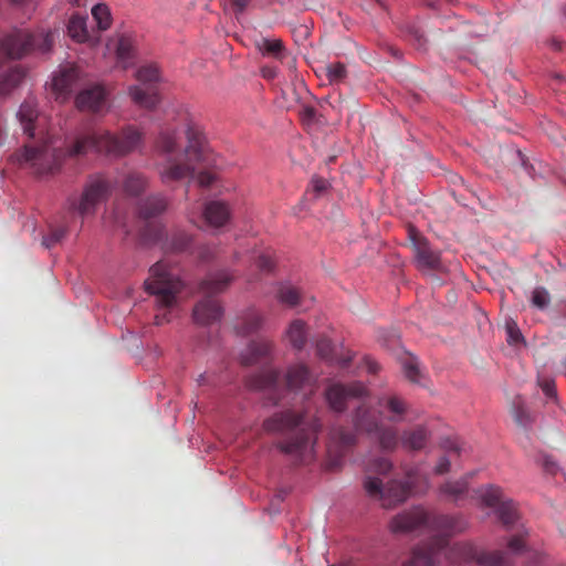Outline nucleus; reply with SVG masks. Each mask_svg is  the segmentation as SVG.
Segmentation results:
<instances>
[{
    "label": "nucleus",
    "instance_id": "obj_25",
    "mask_svg": "<svg viewBox=\"0 0 566 566\" xmlns=\"http://www.w3.org/2000/svg\"><path fill=\"white\" fill-rule=\"evenodd\" d=\"M327 72L332 80H338L343 77L345 69L342 64H333L327 67Z\"/></svg>",
    "mask_w": 566,
    "mask_h": 566
},
{
    "label": "nucleus",
    "instance_id": "obj_4",
    "mask_svg": "<svg viewBox=\"0 0 566 566\" xmlns=\"http://www.w3.org/2000/svg\"><path fill=\"white\" fill-rule=\"evenodd\" d=\"M365 489L370 495L382 499L387 505L403 501L408 494L405 488L396 483L382 489V483L377 478H368Z\"/></svg>",
    "mask_w": 566,
    "mask_h": 566
},
{
    "label": "nucleus",
    "instance_id": "obj_26",
    "mask_svg": "<svg viewBox=\"0 0 566 566\" xmlns=\"http://www.w3.org/2000/svg\"><path fill=\"white\" fill-rule=\"evenodd\" d=\"M281 300L287 304H296L297 302V293L295 290L293 289H286L285 291H283L280 295Z\"/></svg>",
    "mask_w": 566,
    "mask_h": 566
},
{
    "label": "nucleus",
    "instance_id": "obj_33",
    "mask_svg": "<svg viewBox=\"0 0 566 566\" xmlns=\"http://www.w3.org/2000/svg\"><path fill=\"white\" fill-rule=\"evenodd\" d=\"M164 148L166 151L172 150V144L170 142L165 143Z\"/></svg>",
    "mask_w": 566,
    "mask_h": 566
},
{
    "label": "nucleus",
    "instance_id": "obj_28",
    "mask_svg": "<svg viewBox=\"0 0 566 566\" xmlns=\"http://www.w3.org/2000/svg\"><path fill=\"white\" fill-rule=\"evenodd\" d=\"M388 405H389L390 409L396 411V412H401L403 410V405L398 399H394V398L390 399L388 401Z\"/></svg>",
    "mask_w": 566,
    "mask_h": 566
},
{
    "label": "nucleus",
    "instance_id": "obj_24",
    "mask_svg": "<svg viewBox=\"0 0 566 566\" xmlns=\"http://www.w3.org/2000/svg\"><path fill=\"white\" fill-rule=\"evenodd\" d=\"M261 49L269 53H276L281 49V42L279 40H263Z\"/></svg>",
    "mask_w": 566,
    "mask_h": 566
},
{
    "label": "nucleus",
    "instance_id": "obj_9",
    "mask_svg": "<svg viewBox=\"0 0 566 566\" xmlns=\"http://www.w3.org/2000/svg\"><path fill=\"white\" fill-rule=\"evenodd\" d=\"M109 50L114 51L118 60L126 65V61L133 55L134 39L130 34H116L109 44Z\"/></svg>",
    "mask_w": 566,
    "mask_h": 566
},
{
    "label": "nucleus",
    "instance_id": "obj_27",
    "mask_svg": "<svg viewBox=\"0 0 566 566\" xmlns=\"http://www.w3.org/2000/svg\"><path fill=\"white\" fill-rule=\"evenodd\" d=\"M327 188V182L323 179H314L312 181V189L315 192H321Z\"/></svg>",
    "mask_w": 566,
    "mask_h": 566
},
{
    "label": "nucleus",
    "instance_id": "obj_23",
    "mask_svg": "<svg viewBox=\"0 0 566 566\" xmlns=\"http://www.w3.org/2000/svg\"><path fill=\"white\" fill-rule=\"evenodd\" d=\"M506 332H507V335H509L510 343L517 344V343H520L522 340V335L520 333V329L515 325V323L507 322L506 323Z\"/></svg>",
    "mask_w": 566,
    "mask_h": 566
},
{
    "label": "nucleus",
    "instance_id": "obj_10",
    "mask_svg": "<svg viewBox=\"0 0 566 566\" xmlns=\"http://www.w3.org/2000/svg\"><path fill=\"white\" fill-rule=\"evenodd\" d=\"M74 80V71L72 67L61 69L55 72L50 82V90L57 96H61L70 87Z\"/></svg>",
    "mask_w": 566,
    "mask_h": 566
},
{
    "label": "nucleus",
    "instance_id": "obj_18",
    "mask_svg": "<svg viewBox=\"0 0 566 566\" xmlns=\"http://www.w3.org/2000/svg\"><path fill=\"white\" fill-rule=\"evenodd\" d=\"M426 440V431L422 428L416 429L412 433L406 437V443L413 449L420 448Z\"/></svg>",
    "mask_w": 566,
    "mask_h": 566
},
{
    "label": "nucleus",
    "instance_id": "obj_17",
    "mask_svg": "<svg viewBox=\"0 0 566 566\" xmlns=\"http://www.w3.org/2000/svg\"><path fill=\"white\" fill-rule=\"evenodd\" d=\"M18 117L24 125L30 124L36 117V109L32 102H25L21 105Z\"/></svg>",
    "mask_w": 566,
    "mask_h": 566
},
{
    "label": "nucleus",
    "instance_id": "obj_16",
    "mask_svg": "<svg viewBox=\"0 0 566 566\" xmlns=\"http://www.w3.org/2000/svg\"><path fill=\"white\" fill-rule=\"evenodd\" d=\"M129 95L137 104L151 107L155 105V97L150 96L148 92L142 86H134L129 90Z\"/></svg>",
    "mask_w": 566,
    "mask_h": 566
},
{
    "label": "nucleus",
    "instance_id": "obj_5",
    "mask_svg": "<svg viewBox=\"0 0 566 566\" xmlns=\"http://www.w3.org/2000/svg\"><path fill=\"white\" fill-rule=\"evenodd\" d=\"M95 147L97 150H106V151H123L126 150V146L118 145L116 138L108 134H104L98 136V138H91L88 140L78 142L74 146L72 154L78 155L85 153L87 148Z\"/></svg>",
    "mask_w": 566,
    "mask_h": 566
},
{
    "label": "nucleus",
    "instance_id": "obj_32",
    "mask_svg": "<svg viewBox=\"0 0 566 566\" xmlns=\"http://www.w3.org/2000/svg\"><path fill=\"white\" fill-rule=\"evenodd\" d=\"M211 179H212V177H211L210 175H208V176H207V177H205V178L200 177V178H199V182H200L201 185H208V184L210 182V180H211Z\"/></svg>",
    "mask_w": 566,
    "mask_h": 566
},
{
    "label": "nucleus",
    "instance_id": "obj_29",
    "mask_svg": "<svg viewBox=\"0 0 566 566\" xmlns=\"http://www.w3.org/2000/svg\"><path fill=\"white\" fill-rule=\"evenodd\" d=\"M343 394V389L342 388H332L328 394H327V398L328 400L334 405L335 408H338V406L336 405V402L333 400L334 399V396H338Z\"/></svg>",
    "mask_w": 566,
    "mask_h": 566
},
{
    "label": "nucleus",
    "instance_id": "obj_6",
    "mask_svg": "<svg viewBox=\"0 0 566 566\" xmlns=\"http://www.w3.org/2000/svg\"><path fill=\"white\" fill-rule=\"evenodd\" d=\"M203 217L210 226L221 227L229 220L230 210L222 201H211L205 206Z\"/></svg>",
    "mask_w": 566,
    "mask_h": 566
},
{
    "label": "nucleus",
    "instance_id": "obj_7",
    "mask_svg": "<svg viewBox=\"0 0 566 566\" xmlns=\"http://www.w3.org/2000/svg\"><path fill=\"white\" fill-rule=\"evenodd\" d=\"M409 234L416 248L419 263L423 266H434L438 263V256L429 249L426 239L413 229L409 231Z\"/></svg>",
    "mask_w": 566,
    "mask_h": 566
},
{
    "label": "nucleus",
    "instance_id": "obj_20",
    "mask_svg": "<svg viewBox=\"0 0 566 566\" xmlns=\"http://www.w3.org/2000/svg\"><path fill=\"white\" fill-rule=\"evenodd\" d=\"M102 193L101 186H91L86 189L83 196V210H86L88 205L93 203Z\"/></svg>",
    "mask_w": 566,
    "mask_h": 566
},
{
    "label": "nucleus",
    "instance_id": "obj_22",
    "mask_svg": "<svg viewBox=\"0 0 566 566\" xmlns=\"http://www.w3.org/2000/svg\"><path fill=\"white\" fill-rule=\"evenodd\" d=\"M549 301L548 293L543 289H536L532 295V303L537 307H544Z\"/></svg>",
    "mask_w": 566,
    "mask_h": 566
},
{
    "label": "nucleus",
    "instance_id": "obj_30",
    "mask_svg": "<svg viewBox=\"0 0 566 566\" xmlns=\"http://www.w3.org/2000/svg\"><path fill=\"white\" fill-rule=\"evenodd\" d=\"M424 562L421 558H412L410 562L406 563L403 566H423Z\"/></svg>",
    "mask_w": 566,
    "mask_h": 566
},
{
    "label": "nucleus",
    "instance_id": "obj_1",
    "mask_svg": "<svg viewBox=\"0 0 566 566\" xmlns=\"http://www.w3.org/2000/svg\"><path fill=\"white\" fill-rule=\"evenodd\" d=\"M180 281L166 264L157 263L146 281L147 290L157 296L163 306H171L176 302V294L180 290Z\"/></svg>",
    "mask_w": 566,
    "mask_h": 566
},
{
    "label": "nucleus",
    "instance_id": "obj_2",
    "mask_svg": "<svg viewBox=\"0 0 566 566\" xmlns=\"http://www.w3.org/2000/svg\"><path fill=\"white\" fill-rule=\"evenodd\" d=\"M203 159V143L199 134L191 142L184 154L169 158L164 168L163 175L169 179H179L185 177L190 170H195L196 164Z\"/></svg>",
    "mask_w": 566,
    "mask_h": 566
},
{
    "label": "nucleus",
    "instance_id": "obj_13",
    "mask_svg": "<svg viewBox=\"0 0 566 566\" xmlns=\"http://www.w3.org/2000/svg\"><path fill=\"white\" fill-rule=\"evenodd\" d=\"M92 15L99 30H106L111 27L112 18L107 6L96 4L92 8Z\"/></svg>",
    "mask_w": 566,
    "mask_h": 566
},
{
    "label": "nucleus",
    "instance_id": "obj_11",
    "mask_svg": "<svg viewBox=\"0 0 566 566\" xmlns=\"http://www.w3.org/2000/svg\"><path fill=\"white\" fill-rule=\"evenodd\" d=\"M67 34L78 43L88 42L91 38L85 18L77 14L72 15L67 24Z\"/></svg>",
    "mask_w": 566,
    "mask_h": 566
},
{
    "label": "nucleus",
    "instance_id": "obj_15",
    "mask_svg": "<svg viewBox=\"0 0 566 566\" xmlns=\"http://www.w3.org/2000/svg\"><path fill=\"white\" fill-rule=\"evenodd\" d=\"M286 337L293 346H301L305 338L304 324L300 321L293 322L286 332Z\"/></svg>",
    "mask_w": 566,
    "mask_h": 566
},
{
    "label": "nucleus",
    "instance_id": "obj_34",
    "mask_svg": "<svg viewBox=\"0 0 566 566\" xmlns=\"http://www.w3.org/2000/svg\"><path fill=\"white\" fill-rule=\"evenodd\" d=\"M411 527V524L396 525L395 528H408Z\"/></svg>",
    "mask_w": 566,
    "mask_h": 566
},
{
    "label": "nucleus",
    "instance_id": "obj_35",
    "mask_svg": "<svg viewBox=\"0 0 566 566\" xmlns=\"http://www.w3.org/2000/svg\"><path fill=\"white\" fill-rule=\"evenodd\" d=\"M493 492L495 493V494H494V497H496V496H497V493H499V490H493Z\"/></svg>",
    "mask_w": 566,
    "mask_h": 566
},
{
    "label": "nucleus",
    "instance_id": "obj_31",
    "mask_svg": "<svg viewBox=\"0 0 566 566\" xmlns=\"http://www.w3.org/2000/svg\"><path fill=\"white\" fill-rule=\"evenodd\" d=\"M261 261H262V263L260 264L261 266L265 268V266H269L271 264V259L268 258V256H262Z\"/></svg>",
    "mask_w": 566,
    "mask_h": 566
},
{
    "label": "nucleus",
    "instance_id": "obj_3",
    "mask_svg": "<svg viewBox=\"0 0 566 566\" xmlns=\"http://www.w3.org/2000/svg\"><path fill=\"white\" fill-rule=\"evenodd\" d=\"M61 153H57L55 149H38L35 147H25L17 155V159L20 163H31L38 166L41 172L52 171L56 168L61 161Z\"/></svg>",
    "mask_w": 566,
    "mask_h": 566
},
{
    "label": "nucleus",
    "instance_id": "obj_19",
    "mask_svg": "<svg viewBox=\"0 0 566 566\" xmlns=\"http://www.w3.org/2000/svg\"><path fill=\"white\" fill-rule=\"evenodd\" d=\"M138 78L146 82L157 81L159 78V70L156 65H147L138 71Z\"/></svg>",
    "mask_w": 566,
    "mask_h": 566
},
{
    "label": "nucleus",
    "instance_id": "obj_8",
    "mask_svg": "<svg viewBox=\"0 0 566 566\" xmlns=\"http://www.w3.org/2000/svg\"><path fill=\"white\" fill-rule=\"evenodd\" d=\"M104 99V91L99 86H94L81 92L76 98V104L84 111H97Z\"/></svg>",
    "mask_w": 566,
    "mask_h": 566
},
{
    "label": "nucleus",
    "instance_id": "obj_14",
    "mask_svg": "<svg viewBox=\"0 0 566 566\" xmlns=\"http://www.w3.org/2000/svg\"><path fill=\"white\" fill-rule=\"evenodd\" d=\"M23 74L20 71H12L0 78V95L8 94L22 81Z\"/></svg>",
    "mask_w": 566,
    "mask_h": 566
},
{
    "label": "nucleus",
    "instance_id": "obj_21",
    "mask_svg": "<svg viewBox=\"0 0 566 566\" xmlns=\"http://www.w3.org/2000/svg\"><path fill=\"white\" fill-rule=\"evenodd\" d=\"M405 374L411 381H418V376L420 374L419 366L416 359L408 358V360L405 363Z\"/></svg>",
    "mask_w": 566,
    "mask_h": 566
},
{
    "label": "nucleus",
    "instance_id": "obj_12",
    "mask_svg": "<svg viewBox=\"0 0 566 566\" xmlns=\"http://www.w3.org/2000/svg\"><path fill=\"white\" fill-rule=\"evenodd\" d=\"M220 308L213 301H205L197 305L195 308V317L200 323H208L209 321L219 317Z\"/></svg>",
    "mask_w": 566,
    "mask_h": 566
}]
</instances>
